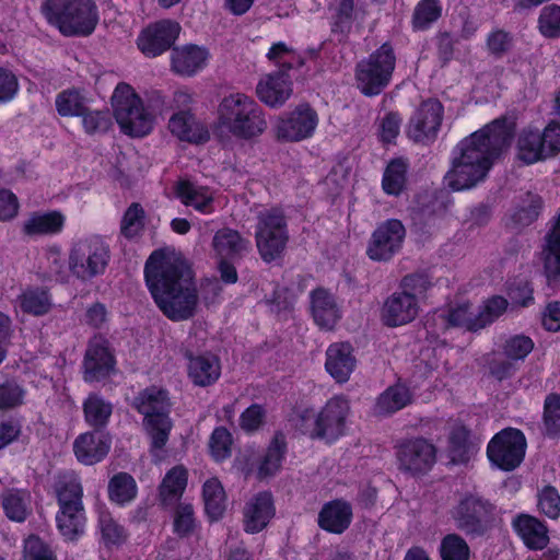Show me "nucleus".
<instances>
[{
  "label": "nucleus",
  "instance_id": "nucleus-55",
  "mask_svg": "<svg viewBox=\"0 0 560 560\" xmlns=\"http://www.w3.org/2000/svg\"><path fill=\"white\" fill-rule=\"evenodd\" d=\"M144 225V211L138 203H132L124 214L121 221V233L128 237L139 235Z\"/></svg>",
  "mask_w": 560,
  "mask_h": 560
},
{
  "label": "nucleus",
  "instance_id": "nucleus-26",
  "mask_svg": "<svg viewBox=\"0 0 560 560\" xmlns=\"http://www.w3.org/2000/svg\"><path fill=\"white\" fill-rule=\"evenodd\" d=\"M110 448V439L101 431L80 434L73 443L77 459L84 465H93L105 458Z\"/></svg>",
  "mask_w": 560,
  "mask_h": 560
},
{
  "label": "nucleus",
  "instance_id": "nucleus-51",
  "mask_svg": "<svg viewBox=\"0 0 560 560\" xmlns=\"http://www.w3.org/2000/svg\"><path fill=\"white\" fill-rule=\"evenodd\" d=\"M98 526L102 539L106 546L120 545L127 538V533L120 524H118L108 512H101L98 517Z\"/></svg>",
  "mask_w": 560,
  "mask_h": 560
},
{
  "label": "nucleus",
  "instance_id": "nucleus-5",
  "mask_svg": "<svg viewBox=\"0 0 560 560\" xmlns=\"http://www.w3.org/2000/svg\"><path fill=\"white\" fill-rule=\"evenodd\" d=\"M112 106L114 117L125 135L142 138L152 132L155 114L128 83L117 84L112 95Z\"/></svg>",
  "mask_w": 560,
  "mask_h": 560
},
{
  "label": "nucleus",
  "instance_id": "nucleus-14",
  "mask_svg": "<svg viewBox=\"0 0 560 560\" xmlns=\"http://www.w3.org/2000/svg\"><path fill=\"white\" fill-rule=\"evenodd\" d=\"M318 115L310 105L301 104L278 116L273 132L283 142H301L312 138L318 126Z\"/></svg>",
  "mask_w": 560,
  "mask_h": 560
},
{
  "label": "nucleus",
  "instance_id": "nucleus-61",
  "mask_svg": "<svg viewBox=\"0 0 560 560\" xmlns=\"http://www.w3.org/2000/svg\"><path fill=\"white\" fill-rule=\"evenodd\" d=\"M541 205L542 201L538 195L527 192L521 209L515 214L516 221L523 225L529 224L537 218Z\"/></svg>",
  "mask_w": 560,
  "mask_h": 560
},
{
  "label": "nucleus",
  "instance_id": "nucleus-50",
  "mask_svg": "<svg viewBox=\"0 0 560 560\" xmlns=\"http://www.w3.org/2000/svg\"><path fill=\"white\" fill-rule=\"evenodd\" d=\"M85 104L84 95L75 89L66 90L56 97V107L61 116H80Z\"/></svg>",
  "mask_w": 560,
  "mask_h": 560
},
{
  "label": "nucleus",
  "instance_id": "nucleus-21",
  "mask_svg": "<svg viewBox=\"0 0 560 560\" xmlns=\"http://www.w3.org/2000/svg\"><path fill=\"white\" fill-rule=\"evenodd\" d=\"M292 92V81L284 70L264 75L256 86L260 102L272 108L283 106L291 97Z\"/></svg>",
  "mask_w": 560,
  "mask_h": 560
},
{
  "label": "nucleus",
  "instance_id": "nucleus-32",
  "mask_svg": "<svg viewBox=\"0 0 560 560\" xmlns=\"http://www.w3.org/2000/svg\"><path fill=\"white\" fill-rule=\"evenodd\" d=\"M66 217L57 210L35 212L23 223V232L28 236L59 234L65 226Z\"/></svg>",
  "mask_w": 560,
  "mask_h": 560
},
{
  "label": "nucleus",
  "instance_id": "nucleus-53",
  "mask_svg": "<svg viewBox=\"0 0 560 560\" xmlns=\"http://www.w3.org/2000/svg\"><path fill=\"white\" fill-rule=\"evenodd\" d=\"M196 527L194 508L189 503H179L173 515V530L180 537L190 535Z\"/></svg>",
  "mask_w": 560,
  "mask_h": 560
},
{
  "label": "nucleus",
  "instance_id": "nucleus-17",
  "mask_svg": "<svg viewBox=\"0 0 560 560\" xmlns=\"http://www.w3.org/2000/svg\"><path fill=\"white\" fill-rule=\"evenodd\" d=\"M443 113V105L438 100L422 102L409 120L408 137L418 143L433 142L440 131Z\"/></svg>",
  "mask_w": 560,
  "mask_h": 560
},
{
  "label": "nucleus",
  "instance_id": "nucleus-31",
  "mask_svg": "<svg viewBox=\"0 0 560 560\" xmlns=\"http://www.w3.org/2000/svg\"><path fill=\"white\" fill-rule=\"evenodd\" d=\"M513 528L530 549H544L548 541L547 527L537 518L529 515H520L514 518Z\"/></svg>",
  "mask_w": 560,
  "mask_h": 560
},
{
  "label": "nucleus",
  "instance_id": "nucleus-62",
  "mask_svg": "<svg viewBox=\"0 0 560 560\" xmlns=\"http://www.w3.org/2000/svg\"><path fill=\"white\" fill-rule=\"evenodd\" d=\"M24 560H56V558L42 539L30 536L24 542Z\"/></svg>",
  "mask_w": 560,
  "mask_h": 560
},
{
  "label": "nucleus",
  "instance_id": "nucleus-7",
  "mask_svg": "<svg viewBox=\"0 0 560 560\" xmlns=\"http://www.w3.org/2000/svg\"><path fill=\"white\" fill-rule=\"evenodd\" d=\"M132 407L144 417L143 423L151 436L152 448L162 450L172 429L168 393L156 386L148 387L135 397Z\"/></svg>",
  "mask_w": 560,
  "mask_h": 560
},
{
  "label": "nucleus",
  "instance_id": "nucleus-43",
  "mask_svg": "<svg viewBox=\"0 0 560 560\" xmlns=\"http://www.w3.org/2000/svg\"><path fill=\"white\" fill-rule=\"evenodd\" d=\"M285 453V441L283 435L277 434L270 442L265 455L258 467L260 478L273 476L282 465Z\"/></svg>",
  "mask_w": 560,
  "mask_h": 560
},
{
  "label": "nucleus",
  "instance_id": "nucleus-18",
  "mask_svg": "<svg viewBox=\"0 0 560 560\" xmlns=\"http://www.w3.org/2000/svg\"><path fill=\"white\" fill-rule=\"evenodd\" d=\"M399 468L412 475L425 474L435 463L436 450L422 438L410 439L397 446Z\"/></svg>",
  "mask_w": 560,
  "mask_h": 560
},
{
  "label": "nucleus",
  "instance_id": "nucleus-44",
  "mask_svg": "<svg viewBox=\"0 0 560 560\" xmlns=\"http://www.w3.org/2000/svg\"><path fill=\"white\" fill-rule=\"evenodd\" d=\"M442 15L440 0H420L415 7L411 25L413 31L429 30Z\"/></svg>",
  "mask_w": 560,
  "mask_h": 560
},
{
  "label": "nucleus",
  "instance_id": "nucleus-30",
  "mask_svg": "<svg viewBox=\"0 0 560 560\" xmlns=\"http://www.w3.org/2000/svg\"><path fill=\"white\" fill-rule=\"evenodd\" d=\"M168 129L182 141L198 143L208 139V131L187 109L179 110L170 118Z\"/></svg>",
  "mask_w": 560,
  "mask_h": 560
},
{
  "label": "nucleus",
  "instance_id": "nucleus-19",
  "mask_svg": "<svg viewBox=\"0 0 560 560\" xmlns=\"http://www.w3.org/2000/svg\"><path fill=\"white\" fill-rule=\"evenodd\" d=\"M180 25L171 20L159 21L144 28L138 36V48L147 57H156L166 51L176 40Z\"/></svg>",
  "mask_w": 560,
  "mask_h": 560
},
{
  "label": "nucleus",
  "instance_id": "nucleus-15",
  "mask_svg": "<svg viewBox=\"0 0 560 560\" xmlns=\"http://www.w3.org/2000/svg\"><path fill=\"white\" fill-rule=\"evenodd\" d=\"M526 440L517 429H505L489 442L487 455L489 460L503 470H512L524 458Z\"/></svg>",
  "mask_w": 560,
  "mask_h": 560
},
{
  "label": "nucleus",
  "instance_id": "nucleus-39",
  "mask_svg": "<svg viewBox=\"0 0 560 560\" xmlns=\"http://www.w3.org/2000/svg\"><path fill=\"white\" fill-rule=\"evenodd\" d=\"M212 244L217 255L226 259L233 258L248 248V242L237 231L228 228L215 233Z\"/></svg>",
  "mask_w": 560,
  "mask_h": 560
},
{
  "label": "nucleus",
  "instance_id": "nucleus-16",
  "mask_svg": "<svg viewBox=\"0 0 560 560\" xmlns=\"http://www.w3.org/2000/svg\"><path fill=\"white\" fill-rule=\"evenodd\" d=\"M405 237L404 224L397 219H388L380 223L373 231L366 255L374 261H388L399 253Z\"/></svg>",
  "mask_w": 560,
  "mask_h": 560
},
{
  "label": "nucleus",
  "instance_id": "nucleus-49",
  "mask_svg": "<svg viewBox=\"0 0 560 560\" xmlns=\"http://www.w3.org/2000/svg\"><path fill=\"white\" fill-rule=\"evenodd\" d=\"M509 302L506 299L500 295H494L483 302L479 312L476 314L478 330L492 324L497 320L508 308Z\"/></svg>",
  "mask_w": 560,
  "mask_h": 560
},
{
  "label": "nucleus",
  "instance_id": "nucleus-23",
  "mask_svg": "<svg viewBox=\"0 0 560 560\" xmlns=\"http://www.w3.org/2000/svg\"><path fill=\"white\" fill-rule=\"evenodd\" d=\"M276 514L272 495L260 492L253 495L244 505L243 524L246 533L256 534L269 524Z\"/></svg>",
  "mask_w": 560,
  "mask_h": 560
},
{
  "label": "nucleus",
  "instance_id": "nucleus-34",
  "mask_svg": "<svg viewBox=\"0 0 560 560\" xmlns=\"http://www.w3.org/2000/svg\"><path fill=\"white\" fill-rule=\"evenodd\" d=\"M517 158L526 164L548 159L544 139L538 129H524L517 138Z\"/></svg>",
  "mask_w": 560,
  "mask_h": 560
},
{
  "label": "nucleus",
  "instance_id": "nucleus-12",
  "mask_svg": "<svg viewBox=\"0 0 560 560\" xmlns=\"http://www.w3.org/2000/svg\"><path fill=\"white\" fill-rule=\"evenodd\" d=\"M255 240L262 260L269 262L282 255L289 241V233L281 209L271 208L258 213Z\"/></svg>",
  "mask_w": 560,
  "mask_h": 560
},
{
  "label": "nucleus",
  "instance_id": "nucleus-13",
  "mask_svg": "<svg viewBox=\"0 0 560 560\" xmlns=\"http://www.w3.org/2000/svg\"><path fill=\"white\" fill-rule=\"evenodd\" d=\"M452 517L466 535L481 536L494 520V505L477 494H468L453 509Z\"/></svg>",
  "mask_w": 560,
  "mask_h": 560
},
{
  "label": "nucleus",
  "instance_id": "nucleus-38",
  "mask_svg": "<svg viewBox=\"0 0 560 560\" xmlns=\"http://www.w3.org/2000/svg\"><path fill=\"white\" fill-rule=\"evenodd\" d=\"M16 305L24 313L43 316L51 310L52 301L47 290L28 288L18 296Z\"/></svg>",
  "mask_w": 560,
  "mask_h": 560
},
{
  "label": "nucleus",
  "instance_id": "nucleus-36",
  "mask_svg": "<svg viewBox=\"0 0 560 560\" xmlns=\"http://www.w3.org/2000/svg\"><path fill=\"white\" fill-rule=\"evenodd\" d=\"M545 271L549 284L560 288V213L547 237Z\"/></svg>",
  "mask_w": 560,
  "mask_h": 560
},
{
  "label": "nucleus",
  "instance_id": "nucleus-60",
  "mask_svg": "<svg viewBox=\"0 0 560 560\" xmlns=\"http://www.w3.org/2000/svg\"><path fill=\"white\" fill-rule=\"evenodd\" d=\"M82 125L86 133L94 135L105 132L109 125L110 118L107 112H85L83 110Z\"/></svg>",
  "mask_w": 560,
  "mask_h": 560
},
{
  "label": "nucleus",
  "instance_id": "nucleus-25",
  "mask_svg": "<svg viewBox=\"0 0 560 560\" xmlns=\"http://www.w3.org/2000/svg\"><path fill=\"white\" fill-rule=\"evenodd\" d=\"M355 366L357 359L350 343L336 342L327 348L325 369L337 383H347Z\"/></svg>",
  "mask_w": 560,
  "mask_h": 560
},
{
  "label": "nucleus",
  "instance_id": "nucleus-29",
  "mask_svg": "<svg viewBox=\"0 0 560 560\" xmlns=\"http://www.w3.org/2000/svg\"><path fill=\"white\" fill-rule=\"evenodd\" d=\"M351 520V505L343 500H334L320 510L318 525L329 533L341 534L349 527Z\"/></svg>",
  "mask_w": 560,
  "mask_h": 560
},
{
  "label": "nucleus",
  "instance_id": "nucleus-63",
  "mask_svg": "<svg viewBox=\"0 0 560 560\" xmlns=\"http://www.w3.org/2000/svg\"><path fill=\"white\" fill-rule=\"evenodd\" d=\"M24 390L15 383L0 385V409L14 408L23 402Z\"/></svg>",
  "mask_w": 560,
  "mask_h": 560
},
{
  "label": "nucleus",
  "instance_id": "nucleus-8",
  "mask_svg": "<svg viewBox=\"0 0 560 560\" xmlns=\"http://www.w3.org/2000/svg\"><path fill=\"white\" fill-rule=\"evenodd\" d=\"M59 511L57 528L66 540L79 539L85 530V512L82 502L83 489L75 476L65 477L56 488Z\"/></svg>",
  "mask_w": 560,
  "mask_h": 560
},
{
  "label": "nucleus",
  "instance_id": "nucleus-33",
  "mask_svg": "<svg viewBox=\"0 0 560 560\" xmlns=\"http://www.w3.org/2000/svg\"><path fill=\"white\" fill-rule=\"evenodd\" d=\"M221 374L220 362L212 354L190 357L188 362V376L197 386H209L217 382Z\"/></svg>",
  "mask_w": 560,
  "mask_h": 560
},
{
  "label": "nucleus",
  "instance_id": "nucleus-42",
  "mask_svg": "<svg viewBox=\"0 0 560 560\" xmlns=\"http://www.w3.org/2000/svg\"><path fill=\"white\" fill-rule=\"evenodd\" d=\"M31 497L23 490H9L2 495V508L7 517L22 523L30 514Z\"/></svg>",
  "mask_w": 560,
  "mask_h": 560
},
{
  "label": "nucleus",
  "instance_id": "nucleus-59",
  "mask_svg": "<svg viewBox=\"0 0 560 560\" xmlns=\"http://www.w3.org/2000/svg\"><path fill=\"white\" fill-rule=\"evenodd\" d=\"M544 420L547 432L557 434L560 432V396L551 394L545 400Z\"/></svg>",
  "mask_w": 560,
  "mask_h": 560
},
{
  "label": "nucleus",
  "instance_id": "nucleus-28",
  "mask_svg": "<svg viewBox=\"0 0 560 560\" xmlns=\"http://www.w3.org/2000/svg\"><path fill=\"white\" fill-rule=\"evenodd\" d=\"M176 195L185 206L192 207L202 214L214 211V192L207 186L180 180L176 185Z\"/></svg>",
  "mask_w": 560,
  "mask_h": 560
},
{
  "label": "nucleus",
  "instance_id": "nucleus-41",
  "mask_svg": "<svg viewBox=\"0 0 560 560\" xmlns=\"http://www.w3.org/2000/svg\"><path fill=\"white\" fill-rule=\"evenodd\" d=\"M187 486V470L183 466L173 467L160 486V498L164 505L182 497Z\"/></svg>",
  "mask_w": 560,
  "mask_h": 560
},
{
  "label": "nucleus",
  "instance_id": "nucleus-22",
  "mask_svg": "<svg viewBox=\"0 0 560 560\" xmlns=\"http://www.w3.org/2000/svg\"><path fill=\"white\" fill-rule=\"evenodd\" d=\"M311 314L315 324L324 330H331L342 317L336 296L324 288L310 293Z\"/></svg>",
  "mask_w": 560,
  "mask_h": 560
},
{
  "label": "nucleus",
  "instance_id": "nucleus-11",
  "mask_svg": "<svg viewBox=\"0 0 560 560\" xmlns=\"http://www.w3.org/2000/svg\"><path fill=\"white\" fill-rule=\"evenodd\" d=\"M109 260V248L97 235L80 238L72 244L68 266L81 280H90L102 275Z\"/></svg>",
  "mask_w": 560,
  "mask_h": 560
},
{
  "label": "nucleus",
  "instance_id": "nucleus-27",
  "mask_svg": "<svg viewBox=\"0 0 560 560\" xmlns=\"http://www.w3.org/2000/svg\"><path fill=\"white\" fill-rule=\"evenodd\" d=\"M435 325L441 330L448 328H462L468 331H477L476 313L469 302L451 303L444 308L436 311L433 315Z\"/></svg>",
  "mask_w": 560,
  "mask_h": 560
},
{
  "label": "nucleus",
  "instance_id": "nucleus-52",
  "mask_svg": "<svg viewBox=\"0 0 560 560\" xmlns=\"http://www.w3.org/2000/svg\"><path fill=\"white\" fill-rule=\"evenodd\" d=\"M442 560H469V547L457 534L446 535L440 546Z\"/></svg>",
  "mask_w": 560,
  "mask_h": 560
},
{
  "label": "nucleus",
  "instance_id": "nucleus-2",
  "mask_svg": "<svg viewBox=\"0 0 560 560\" xmlns=\"http://www.w3.org/2000/svg\"><path fill=\"white\" fill-rule=\"evenodd\" d=\"M145 282L161 312L171 320L194 316L198 294L194 273L184 257L174 249H159L148 258Z\"/></svg>",
  "mask_w": 560,
  "mask_h": 560
},
{
  "label": "nucleus",
  "instance_id": "nucleus-46",
  "mask_svg": "<svg viewBox=\"0 0 560 560\" xmlns=\"http://www.w3.org/2000/svg\"><path fill=\"white\" fill-rule=\"evenodd\" d=\"M267 59L276 66H279V70H284L287 73L290 69L295 66H302L303 59L292 46L284 42H277L271 45L266 54Z\"/></svg>",
  "mask_w": 560,
  "mask_h": 560
},
{
  "label": "nucleus",
  "instance_id": "nucleus-24",
  "mask_svg": "<svg viewBox=\"0 0 560 560\" xmlns=\"http://www.w3.org/2000/svg\"><path fill=\"white\" fill-rule=\"evenodd\" d=\"M209 59L210 52L206 47L184 45L173 49L171 66L182 77H194L207 67Z\"/></svg>",
  "mask_w": 560,
  "mask_h": 560
},
{
  "label": "nucleus",
  "instance_id": "nucleus-10",
  "mask_svg": "<svg viewBox=\"0 0 560 560\" xmlns=\"http://www.w3.org/2000/svg\"><path fill=\"white\" fill-rule=\"evenodd\" d=\"M396 57L388 44L382 45L355 68L358 89L366 96L378 95L390 82Z\"/></svg>",
  "mask_w": 560,
  "mask_h": 560
},
{
  "label": "nucleus",
  "instance_id": "nucleus-45",
  "mask_svg": "<svg viewBox=\"0 0 560 560\" xmlns=\"http://www.w3.org/2000/svg\"><path fill=\"white\" fill-rule=\"evenodd\" d=\"M407 163L401 159L389 162L384 171L382 187L387 195L398 196L406 185Z\"/></svg>",
  "mask_w": 560,
  "mask_h": 560
},
{
  "label": "nucleus",
  "instance_id": "nucleus-37",
  "mask_svg": "<svg viewBox=\"0 0 560 560\" xmlns=\"http://www.w3.org/2000/svg\"><path fill=\"white\" fill-rule=\"evenodd\" d=\"M411 401L409 389L401 384L388 387L376 400L374 411L380 416H389L405 408Z\"/></svg>",
  "mask_w": 560,
  "mask_h": 560
},
{
  "label": "nucleus",
  "instance_id": "nucleus-6",
  "mask_svg": "<svg viewBox=\"0 0 560 560\" xmlns=\"http://www.w3.org/2000/svg\"><path fill=\"white\" fill-rule=\"evenodd\" d=\"M430 287L425 275L415 273L402 278L400 290L384 301L380 316L387 327H399L411 323L419 314V300Z\"/></svg>",
  "mask_w": 560,
  "mask_h": 560
},
{
  "label": "nucleus",
  "instance_id": "nucleus-20",
  "mask_svg": "<svg viewBox=\"0 0 560 560\" xmlns=\"http://www.w3.org/2000/svg\"><path fill=\"white\" fill-rule=\"evenodd\" d=\"M83 368L84 380L91 383L108 376L114 370L115 359L105 339L94 337L90 341L85 352Z\"/></svg>",
  "mask_w": 560,
  "mask_h": 560
},
{
  "label": "nucleus",
  "instance_id": "nucleus-58",
  "mask_svg": "<svg viewBox=\"0 0 560 560\" xmlns=\"http://www.w3.org/2000/svg\"><path fill=\"white\" fill-rule=\"evenodd\" d=\"M538 508L549 518L556 520L560 516V494L551 486L545 487L538 494Z\"/></svg>",
  "mask_w": 560,
  "mask_h": 560
},
{
  "label": "nucleus",
  "instance_id": "nucleus-40",
  "mask_svg": "<svg viewBox=\"0 0 560 560\" xmlns=\"http://www.w3.org/2000/svg\"><path fill=\"white\" fill-rule=\"evenodd\" d=\"M82 407L85 422L93 428L105 427L113 413L112 402L97 394H90Z\"/></svg>",
  "mask_w": 560,
  "mask_h": 560
},
{
  "label": "nucleus",
  "instance_id": "nucleus-54",
  "mask_svg": "<svg viewBox=\"0 0 560 560\" xmlns=\"http://www.w3.org/2000/svg\"><path fill=\"white\" fill-rule=\"evenodd\" d=\"M538 28L545 37L560 36V7L556 4L545 7L538 19Z\"/></svg>",
  "mask_w": 560,
  "mask_h": 560
},
{
  "label": "nucleus",
  "instance_id": "nucleus-48",
  "mask_svg": "<svg viewBox=\"0 0 560 560\" xmlns=\"http://www.w3.org/2000/svg\"><path fill=\"white\" fill-rule=\"evenodd\" d=\"M468 432L464 427L455 428L450 435L448 454L451 460L455 464L467 462L474 448L468 444Z\"/></svg>",
  "mask_w": 560,
  "mask_h": 560
},
{
  "label": "nucleus",
  "instance_id": "nucleus-1",
  "mask_svg": "<svg viewBox=\"0 0 560 560\" xmlns=\"http://www.w3.org/2000/svg\"><path fill=\"white\" fill-rule=\"evenodd\" d=\"M514 128L513 120L502 117L460 140L452 151L451 168L445 175L447 186L462 191L483 183L510 147Z\"/></svg>",
  "mask_w": 560,
  "mask_h": 560
},
{
  "label": "nucleus",
  "instance_id": "nucleus-64",
  "mask_svg": "<svg viewBox=\"0 0 560 560\" xmlns=\"http://www.w3.org/2000/svg\"><path fill=\"white\" fill-rule=\"evenodd\" d=\"M544 145L548 158L560 152V125L556 121L549 122L542 132Z\"/></svg>",
  "mask_w": 560,
  "mask_h": 560
},
{
  "label": "nucleus",
  "instance_id": "nucleus-47",
  "mask_svg": "<svg viewBox=\"0 0 560 560\" xmlns=\"http://www.w3.org/2000/svg\"><path fill=\"white\" fill-rule=\"evenodd\" d=\"M108 491L112 501L125 504L136 497V481L130 475L120 472L109 481Z\"/></svg>",
  "mask_w": 560,
  "mask_h": 560
},
{
  "label": "nucleus",
  "instance_id": "nucleus-3",
  "mask_svg": "<svg viewBox=\"0 0 560 560\" xmlns=\"http://www.w3.org/2000/svg\"><path fill=\"white\" fill-rule=\"evenodd\" d=\"M267 126L264 109L250 95L232 92L221 98L215 120L220 136L250 140L262 135Z\"/></svg>",
  "mask_w": 560,
  "mask_h": 560
},
{
  "label": "nucleus",
  "instance_id": "nucleus-35",
  "mask_svg": "<svg viewBox=\"0 0 560 560\" xmlns=\"http://www.w3.org/2000/svg\"><path fill=\"white\" fill-rule=\"evenodd\" d=\"M202 500L205 512L212 522L222 518L226 510V494L221 481L215 478H209L202 486Z\"/></svg>",
  "mask_w": 560,
  "mask_h": 560
},
{
  "label": "nucleus",
  "instance_id": "nucleus-9",
  "mask_svg": "<svg viewBox=\"0 0 560 560\" xmlns=\"http://www.w3.org/2000/svg\"><path fill=\"white\" fill-rule=\"evenodd\" d=\"M350 405L343 396L331 397L317 412L306 411L301 420V430L312 439L334 442L345 434Z\"/></svg>",
  "mask_w": 560,
  "mask_h": 560
},
{
  "label": "nucleus",
  "instance_id": "nucleus-56",
  "mask_svg": "<svg viewBox=\"0 0 560 560\" xmlns=\"http://www.w3.org/2000/svg\"><path fill=\"white\" fill-rule=\"evenodd\" d=\"M232 435L224 428H217L210 438L209 447L217 462L226 459L231 455Z\"/></svg>",
  "mask_w": 560,
  "mask_h": 560
},
{
  "label": "nucleus",
  "instance_id": "nucleus-57",
  "mask_svg": "<svg viewBox=\"0 0 560 560\" xmlns=\"http://www.w3.org/2000/svg\"><path fill=\"white\" fill-rule=\"evenodd\" d=\"M533 349V340L525 335L511 336L503 346L504 354L510 360H524Z\"/></svg>",
  "mask_w": 560,
  "mask_h": 560
},
{
  "label": "nucleus",
  "instance_id": "nucleus-4",
  "mask_svg": "<svg viewBox=\"0 0 560 560\" xmlns=\"http://www.w3.org/2000/svg\"><path fill=\"white\" fill-rule=\"evenodd\" d=\"M42 13L66 36L90 35L98 23V10L92 0H44Z\"/></svg>",
  "mask_w": 560,
  "mask_h": 560
}]
</instances>
